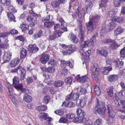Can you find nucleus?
<instances>
[{
    "mask_svg": "<svg viewBox=\"0 0 125 125\" xmlns=\"http://www.w3.org/2000/svg\"><path fill=\"white\" fill-rule=\"evenodd\" d=\"M73 5L71 3H70L69 8V10H67L69 13H71L69 14L70 15L71 14L73 18L74 19L75 18L77 17H78L80 19L82 17H83L84 16L85 13V9L84 8H83L81 11V8L78 6L77 9H76L75 12L74 13H72L70 9Z\"/></svg>",
    "mask_w": 125,
    "mask_h": 125,
    "instance_id": "1",
    "label": "nucleus"
},
{
    "mask_svg": "<svg viewBox=\"0 0 125 125\" xmlns=\"http://www.w3.org/2000/svg\"><path fill=\"white\" fill-rule=\"evenodd\" d=\"M96 106L94 110V113L101 115H104L105 114L106 108L104 105V103L99 102L97 99Z\"/></svg>",
    "mask_w": 125,
    "mask_h": 125,
    "instance_id": "2",
    "label": "nucleus"
},
{
    "mask_svg": "<svg viewBox=\"0 0 125 125\" xmlns=\"http://www.w3.org/2000/svg\"><path fill=\"white\" fill-rule=\"evenodd\" d=\"M91 70L92 71V78L96 81H97V76L100 74V71L99 67L96 63L93 64V66L91 67Z\"/></svg>",
    "mask_w": 125,
    "mask_h": 125,
    "instance_id": "3",
    "label": "nucleus"
},
{
    "mask_svg": "<svg viewBox=\"0 0 125 125\" xmlns=\"http://www.w3.org/2000/svg\"><path fill=\"white\" fill-rule=\"evenodd\" d=\"M97 36V34H96L94 35L90 39L89 42L88 41L84 42V39L85 37V34H84V36L83 40H81L80 38L82 46L83 48H85L87 47L88 45H89L90 46L93 45L94 44V42L96 41L95 38Z\"/></svg>",
    "mask_w": 125,
    "mask_h": 125,
    "instance_id": "4",
    "label": "nucleus"
},
{
    "mask_svg": "<svg viewBox=\"0 0 125 125\" xmlns=\"http://www.w3.org/2000/svg\"><path fill=\"white\" fill-rule=\"evenodd\" d=\"M97 23L94 21L93 20L90 19L89 22L86 23V28L89 33L92 32L95 28Z\"/></svg>",
    "mask_w": 125,
    "mask_h": 125,
    "instance_id": "5",
    "label": "nucleus"
},
{
    "mask_svg": "<svg viewBox=\"0 0 125 125\" xmlns=\"http://www.w3.org/2000/svg\"><path fill=\"white\" fill-rule=\"evenodd\" d=\"M11 55L9 52H5L3 57V62L6 63L9 61L11 58Z\"/></svg>",
    "mask_w": 125,
    "mask_h": 125,
    "instance_id": "6",
    "label": "nucleus"
},
{
    "mask_svg": "<svg viewBox=\"0 0 125 125\" xmlns=\"http://www.w3.org/2000/svg\"><path fill=\"white\" fill-rule=\"evenodd\" d=\"M60 62V65L62 67H64L66 65L71 68H72L73 66V62H71L70 61H68L66 62L65 61L62 60H61Z\"/></svg>",
    "mask_w": 125,
    "mask_h": 125,
    "instance_id": "7",
    "label": "nucleus"
},
{
    "mask_svg": "<svg viewBox=\"0 0 125 125\" xmlns=\"http://www.w3.org/2000/svg\"><path fill=\"white\" fill-rule=\"evenodd\" d=\"M49 58V56L46 54H43L40 59V61L43 63H46Z\"/></svg>",
    "mask_w": 125,
    "mask_h": 125,
    "instance_id": "8",
    "label": "nucleus"
},
{
    "mask_svg": "<svg viewBox=\"0 0 125 125\" xmlns=\"http://www.w3.org/2000/svg\"><path fill=\"white\" fill-rule=\"evenodd\" d=\"M68 37L71 41L74 43H77L78 42V40L77 37L73 33H71L68 36Z\"/></svg>",
    "mask_w": 125,
    "mask_h": 125,
    "instance_id": "9",
    "label": "nucleus"
},
{
    "mask_svg": "<svg viewBox=\"0 0 125 125\" xmlns=\"http://www.w3.org/2000/svg\"><path fill=\"white\" fill-rule=\"evenodd\" d=\"M28 50L30 52L35 53L38 51L39 48L38 47H34L32 45H30L28 46Z\"/></svg>",
    "mask_w": 125,
    "mask_h": 125,
    "instance_id": "10",
    "label": "nucleus"
},
{
    "mask_svg": "<svg viewBox=\"0 0 125 125\" xmlns=\"http://www.w3.org/2000/svg\"><path fill=\"white\" fill-rule=\"evenodd\" d=\"M124 31V29L120 26H118L114 31V35L117 36Z\"/></svg>",
    "mask_w": 125,
    "mask_h": 125,
    "instance_id": "11",
    "label": "nucleus"
},
{
    "mask_svg": "<svg viewBox=\"0 0 125 125\" xmlns=\"http://www.w3.org/2000/svg\"><path fill=\"white\" fill-rule=\"evenodd\" d=\"M108 113L110 117L113 118L115 115V113L112 109V108L110 105H108L107 107Z\"/></svg>",
    "mask_w": 125,
    "mask_h": 125,
    "instance_id": "12",
    "label": "nucleus"
},
{
    "mask_svg": "<svg viewBox=\"0 0 125 125\" xmlns=\"http://www.w3.org/2000/svg\"><path fill=\"white\" fill-rule=\"evenodd\" d=\"M14 87L17 90H21V91L23 93H26L27 91H28V90L26 88H23L22 84H18V85H15L14 86Z\"/></svg>",
    "mask_w": 125,
    "mask_h": 125,
    "instance_id": "13",
    "label": "nucleus"
},
{
    "mask_svg": "<svg viewBox=\"0 0 125 125\" xmlns=\"http://www.w3.org/2000/svg\"><path fill=\"white\" fill-rule=\"evenodd\" d=\"M80 33L79 35V37L80 38L81 40H83L85 32L82 28V24L80 23L79 24Z\"/></svg>",
    "mask_w": 125,
    "mask_h": 125,
    "instance_id": "14",
    "label": "nucleus"
},
{
    "mask_svg": "<svg viewBox=\"0 0 125 125\" xmlns=\"http://www.w3.org/2000/svg\"><path fill=\"white\" fill-rule=\"evenodd\" d=\"M20 69L21 70L20 79L21 80H23L25 78L26 76V71L25 69L24 68L21 67Z\"/></svg>",
    "mask_w": 125,
    "mask_h": 125,
    "instance_id": "15",
    "label": "nucleus"
},
{
    "mask_svg": "<svg viewBox=\"0 0 125 125\" xmlns=\"http://www.w3.org/2000/svg\"><path fill=\"white\" fill-rule=\"evenodd\" d=\"M76 112L77 114V115L79 117H83L85 115V112L81 109H77Z\"/></svg>",
    "mask_w": 125,
    "mask_h": 125,
    "instance_id": "16",
    "label": "nucleus"
},
{
    "mask_svg": "<svg viewBox=\"0 0 125 125\" xmlns=\"http://www.w3.org/2000/svg\"><path fill=\"white\" fill-rule=\"evenodd\" d=\"M97 53L98 54L100 55L105 57L107 56L108 54L107 51L106 50H99L98 49H97Z\"/></svg>",
    "mask_w": 125,
    "mask_h": 125,
    "instance_id": "17",
    "label": "nucleus"
},
{
    "mask_svg": "<svg viewBox=\"0 0 125 125\" xmlns=\"http://www.w3.org/2000/svg\"><path fill=\"white\" fill-rule=\"evenodd\" d=\"M12 92H10V90L9 92L8 93V94L9 96L13 103V104H16L17 100L16 98L12 94Z\"/></svg>",
    "mask_w": 125,
    "mask_h": 125,
    "instance_id": "18",
    "label": "nucleus"
},
{
    "mask_svg": "<svg viewBox=\"0 0 125 125\" xmlns=\"http://www.w3.org/2000/svg\"><path fill=\"white\" fill-rule=\"evenodd\" d=\"M64 82L61 80L55 81L54 83V86L57 87H62L64 84Z\"/></svg>",
    "mask_w": 125,
    "mask_h": 125,
    "instance_id": "19",
    "label": "nucleus"
},
{
    "mask_svg": "<svg viewBox=\"0 0 125 125\" xmlns=\"http://www.w3.org/2000/svg\"><path fill=\"white\" fill-rule=\"evenodd\" d=\"M19 62V61L18 58H14L10 62V65L12 67L16 66Z\"/></svg>",
    "mask_w": 125,
    "mask_h": 125,
    "instance_id": "20",
    "label": "nucleus"
},
{
    "mask_svg": "<svg viewBox=\"0 0 125 125\" xmlns=\"http://www.w3.org/2000/svg\"><path fill=\"white\" fill-rule=\"evenodd\" d=\"M27 52L26 50L25 49L22 48L20 52V57L21 58H24L27 56Z\"/></svg>",
    "mask_w": 125,
    "mask_h": 125,
    "instance_id": "21",
    "label": "nucleus"
},
{
    "mask_svg": "<svg viewBox=\"0 0 125 125\" xmlns=\"http://www.w3.org/2000/svg\"><path fill=\"white\" fill-rule=\"evenodd\" d=\"M23 100L27 103L30 102L32 100V98L30 96L25 94L23 97Z\"/></svg>",
    "mask_w": 125,
    "mask_h": 125,
    "instance_id": "22",
    "label": "nucleus"
},
{
    "mask_svg": "<svg viewBox=\"0 0 125 125\" xmlns=\"http://www.w3.org/2000/svg\"><path fill=\"white\" fill-rule=\"evenodd\" d=\"M117 76L116 75H110L108 78V80L110 82L115 81L116 80Z\"/></svg>",
    "mask_w": 125,
    "mask_h": 125,
    "instance_id": "23",
    "label": "nucleus"
},
{
    "mask_svg": "<svg viewBox=\"0 0 125 125\" xmlns=\"http://www.w3.org/2000/svg\"><path fill=\"white\" fill-rule=\"evenodd\" d=\"M124 18L123 17H114L113 18V21L115 22H121L124 20Z\"/></svg>",
    "mask_w": 125,
    "mask_h": 125,
    "instance_id": "24",
    "label": "nucleus"
},
{
    "mask_svg": "<svg viewBox=\"0 0 125 125\" xmlns=\"http://www.w3.org/2000/svg\"><path fill=\"white\" fill-rule=\"evenodd\" d=\"M54 24V22L53 21H48L44 23L45 26L49 28H51L52 26Z\"/></svg>",
    "mask_w": 125,
    "mask_h": 125,
    "instance_id": "25",
    "label": "nucleus"
},
{
    "mask_svg": "<svg viewBox=\"0 0 125 125\" xmlns=\"http://www.w3.org/2000/svg\"><path fill=\"white\" fill-rule=\"evenodd\" d=\"M114 89L113 87V86H111L108 88L107 92L108 96L110 97H112L113 95V90Z\"/></svg>",
    "mask_w": 125,
    "mask_h": 125,
    "instance_id": "26",
    "label": "nucleus"
},
{
    "mask_svg": "<svg viewBox=\"0 0 125 125\" xmlns=\"http://www.w3.org/2000/svg\"><path fill=\"white\" fill-rule=\"evenodd\" d=\"M86 0L90 2L89 3L88 5L86 6V11H89L92 10L93 5L91 2V0Z\"/></svg>",
    "mask_w": 125,
    "mask_h": 125,
    "instance_id": "27",
    "label": "nucleus"
},
{
    "mask_svg": "<svg viewBox=\"0 0 125 125\" xmlns=\"http://www.w3.org/2000/svg\"><path fill=\"white\" fill-rule=\"evenodd\" d=\"M112 44L110 45V48L114 49L117 48L120 46V45L116 43L114 41H113L112 42Z\"/></svg>",
    "mask_w": 125,
    "mask_h": 125,
    "instance_id": "28",
    "label": "nucleus"
},
{
    "mask_svg": "<svg viewBox=\"0 0 125 125\" xmlns=\"http://www.w3.org/2000/svg\"><path fill=\"white\" fill-rule=\"evenodd\" d=\"M7 15L10 21H13L14 22L16 21L15 17L13 14L7 12Z\"/></svg>",
    "mask_w": 125,
    "mask_h": 125,
    "instance_id": "29",
    "label": "nucleus"
},
{
    "mask_svg": "<svg viewBox=\"0 0 125 125\" xmlns=\"http://www.w3.org/2000/svg\"><path fill=\"white\" fill-rule=\"evenodd\" d=\"M59 1L57 0H54L51 2L52 6L54 7L57 8L58 7L60 3L59 2Z\"/></svg>",
    "mask_w": 125,
    "mask_h": 125,
    "instance_id": "30",
    "label": "nucleus"
},
{
    "mask_svg": "<svg viewBox=\"0 0 125 125\" xmlns=\"http://www.w3.org/2000/svg\"><path fill=\"white\" fill-rule=\"evenodd\" d=\"M116 26L115 24L113 22L110 23L108 25L106 26L107 28L109 29V31L110 30H112L113 29L115 28Z\"/></svg>",
    "mask_w": 125,
    "mask_h": 125,
    "instance_id": "31",
    "label": "nucleus"
},
{
    "mask_svg": "<svg viewBox=\"0 0 125 125\" xmlns=\"http://www.w3.org/2000/svg\"><path fill=\"white\" fill-rule=\"evenodd\" d=\"M95 93L96 95L99 96L101 94V91L99 87L97 86H96L95 88H94Z\"/></svg>",
    "mask_w": 125,
    "mask_h": 125,
    "instance_id": "32",
    "label": "nucleus"
},
{
    "mask_svg": "<svg viewBox=\"0 0 125 125\" xmlns=\"http://www.w3.org/2000/svg\"><path fill=\"white\" fill-rule=\"evenodd\" d=\"M80 79L79 82L80 83H83L87 81L88 78L87 76L86 75L81 77Z\"/></svg>",
    "mask_w": 125,
    "mask_h": 125,
    "instance_id": "33",
    "label": "nucleus"
},
{
    "mask_svg": "<svg viewBox=\"0 0 125 125\" xmlns=\"http://www.w3.org/2000/svg\"><path fill=\"white\" fill-rule=\"evenodd\" d=\"M62 32L61 31H54V34L56 38L60 37L61 35Z\"/></svg>",
    "mask_w": 125,
    "mask_h": 125,
    "instance_id": "34",
    "label": "nucleus"
},
{
    "mask_svg": "<svg viewBox=\"0 0 125 125\" xmlns=\"http://www.w3.org/2000/svg\"><path fill=\"white\" fill-rule=\"evenodd\" d=\"M75 51H73L72 48H70L67 51L63 52V54L65 55L66 54H70L72 52H74Z\"/></svg>",
    "mask_w": 125,
    "mask_h": 125,
    "instance_id": "35",
    "label": "nucleus"
},
{
    "mask_svg": "<svg viewBox=\"0 0 125 125\" xmlns=\"http://www.w3.org/2000/svg\"><path fill=\"white\" fill-rule=\"evenodd\" d=\"M13 82L14 86L15 85H18L19 83V81L18 78L16 76L13 79Z\"/></svg>",
    "mask_w": 125,
    "mask_h": 125,
    "instance_id": "36",
    "label": "nucleus"
},
{
    "mask_svg": "<svg viewBox=\"0 0 125 125\" xmlns=\"http://www.w3.org/2000/svg\"><path fill=\"white\" fill-rule=\"evenodd\" d=\"M54 113L59 115H62L64 113V111L62 109L57 110L54 111Z\"/></svg>",
    "mask_w": 125,
    "mask_h": 125,
    "instance_id": "37",
    "label": "nucleus"
},
{
    "mask_svg": "<svg viewBox=\"0 0 125 125\" xmlns=\"http://www.w3.org/2000/svg\"><path fill=\"white\" fill-rule=\"evenodd\" d=\"M100 16L99 15H97L96 16H93L92 18L90 19L93 20L94 22L97 23V22L100 19Z\"/></svg>",
    "mask_w": 125,
    "mask_h": 125,
    "instance_id": "38",
    "label": "nucleus"
},
{
    "mask_svg": "<svg viewBox=\"0 0 125 125\" xmlns=\"http://www.w3.org/2000/svg\"><path fill=\"white\" fill-rule=\"evenodd\" d=\"M56 62L54 59H51L49 60L48 64L52 66H54L56 64Z\"/></svg>",
    "mask_w": 125,
    "mask_h": 125,
    "instance_id": "39",
    "label": "nucleus"
},
{
    "mask_svg": "<svg viewBox=\"0 0 125 125\" xmlns=\"http://www.w3.org/2000/svg\"><path fill=\"white\" fill-rule=\"evenodd\" d=\"M67 118L63 117H61L60 119L59 120V122L60 123H67L68 122V120Z\"/></svg>",
    "mask_w": 125,
    "mask_h": 125,
    "instance_id": "40",
    "label": "nucleus"
},
{
    "mask_svg": "<svg viewBox=\"0 0 125 125\" xmlns=\"http://www.w3.org/2000/svg\"><path fill=\"white\" fill-rule=\"evenodd\" d=\"M107 2L106 0H102L101 1L99 4V6L101 7H105L106 5Z\"/></svg>",
    "mask_w": 125,
    "mask_h": 125,
    "instance_id": "41",
    "label": "nucleus"
},
{
    "mask_svg": "<svg viewBox=\"0 0 125 125\" xmlns=\"http://www.w3.org/2000/svg\"><path fill=\"white\" fill-rule=\"evenodd\" d=\"M9 34V32H8L0 33V37L5 38L7 37Z\"/></svg>",
    "mask_w": 125,
    "mask_h": 125,
    "instance_id": "42",
    "label": "nucleus"
},
{
    "mask_svg": "<svg viewBox=\"0 0 125 125\" xmlns=\"http://www.w3.org/2000/svg\"><path fill=\"white\" fill-rule=\"evenodd\" d=\"M55 71V69L53 67H50L47 68V72L48 73H52Z\"/></svg>",
    "mask_w": 125,
    "mask_h": 125,
    "instance_id": "43",
    "label": "nucleus"
},
{
    "mask_svg": "<svg viewBox=\"0 0 125 125\" xmlns=\"http://www.w3.org/2000/svg\"><path fill=\"white\" fill-rule=\"evenodd\" d=\"M66 117L67 119H71L75 118V115L73 114H69L66 115Z\"/></svg>",
    "mask_w": 125,
    "mask_h": 125,
    "instance_id": "44",
    "label": "nucleus"
},
{
    "mask_svg": "<svg viewBox=\"0 0 125 125\" xmlns=\"http://www.w3.org/2000/svg\"><path fill=\"white\" fill-rule=\"evenodd\" d=\"M108 31H109V29L107 28L106 26L102 28L101 30V32L103 33H106Z\"/></svg>",
    "mask_w": 125,
    "mask_h": 125,
    "instance_id": "45",
    "label": "nucleus"
},
{
    "mask_svg": "<svg viewBox=\"0 0 125 125\" xmlns=\"http://www.w3.org/2000/svg\"><path fill=\"white\" fill-rule=\"evenodd\" d=\"M20 27L22 30V31H24V30H25L27 29H28L29 26L26 24H23L21 25Z\"/></svg>",
    "mask_w": 125,
    "mask_h": 125,
    "instance_id": "46",
    "label": "nucleus"
},
{
    "mask_svg": "<svg viewBox=\"0 0 125 125\" xmlns=\"http://www.w3.org/2000/svg\"><path fill=\"white\" fill-rule=\"evenodd\" d=\"M121 0H114V6L116 7L119 6L120 5V2Z\"/></svg>",
    "mask_w": 125,
    "mask_h": 125,
    "instance_id": "47",
    "label": "nucleus"
},
{
    "mask_svg": "<svg viewBox=\"0 0 125 125\" xmlns=\"http://www.w3.org/2000/svg\"><path fill=\"white\" fill-rule=\"evenodd\" d=\"M66 106L70 108L74 107L75 105V104L72 102H69L67 103V105H66Z\"/></svg>",
    "mask_w": 125,
    "mask_h": 125,
    "instance_id": "48",
    "label": "nucleus"
},
{
    "mask_svg": "<svg viewBox=\"0 0 125 125\" xmlns=\"http://www.w3.org/2000/svg\"><path fill=\"white\" fill-rule=\"evenodd\" d=\"M1 2L3 4L6 6H9L10 4V2L7 0H1Z\"/></svg>",
    "mask_w": 125,
    "mask_h": 125,
    "instance_id": "49",
    "label": "nucleus"
},
{
    "mask_svg": "<svg viewBox=\"0 0 125 125\" xmlns=\"http://www.w3.org/2000/svg\"><path fill=\"white\" fill-rule=\"evenodd\" d=\"M60 29H61L64 31H67V28L66 27V26L64 25V24L60 23Z\"/></svg>",
    "mask_w": 125,
    "mask_h": 125,
    "instance_id": "50",
    "label": "nucleus"
},
{
    "mask_svg": "<svg viewBox=\"0 0 125 125\" xmlns=\"http://www.w3.org/2000/svg\"><path fill=\"white\" fill-rule=\"evenodd\" d=\"M9 47V45L7 43L1 44H0V48H8Z\"/></svg>",
    "mask_w": 125,
    "mask_h": 125,
    "instance_id": "51",
    "label": "nucleus"
},
{
    "mask_svg": "<svg viewBox=\"0 0 125 125\" xmlns=\"http://www.w3.org/2000/svg\"><path fill=\"white\" fill-rule=\"evenodd\" d=\"M113 41L110 38L106 39L103 40V42L104 43L108 44L112 43Z\"/></svg>",
    "mask_w": 125,
    "mask_h": 125,
    "instance_id": "52",
    "label": "nucleus"
},
{
    "mask_svg": "<svg viewBox=\"0 0 125 125\" xmlns=\"http://www.w3.org/2000/svg\"><path fill=\"white\" fill-rule=\"evenodd\" d=\"M65 81L66 83H67L68 84H69L70 85L72 84V80L71 78L68 77L65 79Z\"/></svg>",
    "mask_w": 125,
    "mask_h": 125,
    "instance_id": "53",
    "label": "nucleus"
},
{
    "mask_svg": "<svg viewBox=\"0 0 125 125\" xmlns=\"http://www.w3.org/2000/svg\"><path fill=\"white\" fill-rule=\"evenodd\" d=\"M73 122L75 123H81L82 122V117H77L74 119Z\"/></svg>",
    "mask_w": 125,
    "mask_h": 125,
    "instance_id": "54",
    "label": "nucleus"
},
{
    "mask_svg": "<svg viewBox=\"0 0 125 125\" xmlns=\"http://www.w3.org/2000/svg\"><path fill=\"white\" fill-rule=\"evenodd\" d=\"M72 92L69 95H67L66 97V100L68 101L69 100H72L73 99L72 98Z\"/></svg>",
    "mask_w": 125,
    "mask_h": 125,
    "instance_id": "55",
    "label": "nucleus"
},
{
    "mask_svg": "<svg viewBox=\"0 0 125 125\" xmlns=\"http://www.w3.org/2000/svg\"><path fill=\"white\" fill-rule=\"evenodd\" d=\"M50 100V97L49 96H47L44 97L43 102L45 104L48 103Z\"/></svg>",
    "mask_w": 125,
    "mask_h": 125,
    "instance_id": "56",
    "label": "nucleus"
},
{
    "mask_svg": "<svg viewBox=\"0 0 125 125\" xmlns=\"http://www.w3.org/2000/svg\"><path fill=\"white\" fill-rule=\"evenodd\" d=\"M29 13L31 14L33 16L35 17H39L38 14H36L32 10H31L29 11Z\"/></svg>",
    "mask_w": 125,
    "mask_h": 125,
    "instance_id": "57",
    "label": "nucleus"
},
{
    "mask_svg": "<svg viewBox=\"0 0 125 125\" xmlns=\"http://www.w3.org/2000/svg\"><path fill=\"white\" fill-rule=\"evenodd\" d=\"M6 86L9 89L8 92H9V90H10V92H12L13 91V89L12 88L10 84L9 83H7Z\"/></svg>",
    "mask_w": 125,
    "mask_h": 125,
    "instance_id": "58",
    "label": "nucleus"
},
{
    "mask_svg": "<svg viewBox=\"0 0 125 125\" xmlns=\"http://www.w3.org/2000/svg\"><path fill=\"white\" fill-rule=\"evenodd\" d=\"M79 96L78 94H72V98L74 100H77Z\"/></svg>",
    "mask_w": 125,
    "mask_h": 125,
    "instance_id": "59",
    "label": "nucleus"
},
{
    "mask_svg": "<svg viewBox=\"0 0 125 125\" xmlns=\"http://www.w3.org/2000/svg\"><path fill=\"white\" fill-rule=\"evenodd\" d=\"M26 81L28 84H30L32 82L33 80L31 77H29L27 78Z\"/></svg>",
    "mask_w": 125,
    "mask_h": 125,
    "instance_id": "60",
    "label": "nucleus"
},
{
    "mask_svg": "<svg viewBox=\"0 0 125 125\" xmlns=\"http://www.w3.org/2000/svg\"><path fill=\"white\" fill-rule=\"evenodd\" d=\"M21 68V66L19 65L16 68L11 70V72L12 73H16L17 72V70L20 68Z\"/></svg>",
    "mask_w": 125,
    "mask_h": 125,
    "instance_id": "61",
    "label": "nucleus"
},
{
    "mask_svg": "<svg viewBox=\"0 0 125 125\" xmlns=\"http://www.w3.org/2000/svg\"><path fill=\"white\" fill-rule=\"evenodd\" d=\"M48 116V114L46 113H43L40 116V117L42 118L45 119Z\"/></svg>",
    "mask_w": 125,
    "mask_h": 125,
    "instance_id": "62",
    "label": "nucleus"
},
{
    "mask_svg": "<svg viewBox=\"0 0 125 125\" xmlns=\"http://www.w3.org/2000/svg\"><path fill=\"white\" fill-rule=\"evenodd\" d=\"M86 101L85 99H82L81 100V102L80 105L81 107H83L86 105Z\"/></svg>",
    "mask_w": 125,
    "mask_h": 125,
    "instance_id": "63",
    "label": "nucleus"
},
{
    "mask_svg": "<svg viewBox=\"0 0 125 125\" xmlns=\"http://www.w3.org/2000/svg\"><path fill=\"white\" fill-rule=\"evenodd\" d=\"M101 120L100 119H97L96 121L94 122V125H99L101 123Z\"/></svg>",
    "mask_w": 125,
    "mask_h": 125,
    "instance_id": "64",
    "label": "nucleus"
}]
</instances>
